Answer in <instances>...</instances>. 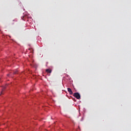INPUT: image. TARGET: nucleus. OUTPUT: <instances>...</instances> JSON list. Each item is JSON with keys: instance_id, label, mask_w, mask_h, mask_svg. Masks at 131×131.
<instances>
[{"instance_id": "5", "label": "nucleus", "mask_w": 131, "mask_h": 131, "mask_svg": "<svg viewBox=\"0 0 131 131\" xmlns=\"http://www.w3.org/2000/svg\"><path fill=\"white\" fill-rule=\"evenodd\" d=\"M17 72H18V71H16L14 72L13 73H14V74H17Z\"/></svg>"}, {"instance_id": "1", "label": "nucleus", "mask_w": 131, "mask_h": 131, "mask_svg": "<svg viewBox=\"0 0 131 131\" xmlns=\"http://www.w3.org/2000/svg\"><path fill=\"white\" fill-rule=\"evenodd\" d=\"M73 96L78 100H79V99H80V94H79V93H75Z\"/></svg>"}, {"instance_id": "3", "label": "nucleus", "mask_w": 131, "mask_h": 131, "mask_svg": "<svg viewBox=\"0 0 131 131\" xmlns=\"http://www.w3.org/2000/svg\"><path fill=\"white\" fill-rule=\"evenodd\" d=\"M46 72H47V73H52V70L51 69H47L46 70Z\"/></svg>"}, {"instance_id": "2", "label": "nucleus", "mask_w": 131, "mask_h": 131, "mask_svg": "<svg viewBox=\"0 0 131 131\" xmlns=\"http://www.w3.org/2000/svg\"><path fill=\"white\" fill-rule=\"evenodd\" d=\"M68 91L69 92L70 95H72L73 94L72 90L70 88H68Z\"/></svg>"}, {"instance_id": "4", "label": "nucleus", "mask_w": 131, "mask_h": 131, "mask_svg": "<svg viewBox=\"0 0 131 131\" xmlns=\"http://www.w3.org/2000/svg\"><path fill=\"white\" fill-rule=\"evenodd\" d=\"M5 91V89H3L2 90V92H1V94H0V96H1V95H3L4 94V91Z\"/></svg>"}, {"instance_id": "6", "label": "nucleus", "mask_w": 131, "mask_h": 131, "mask_svg": "<svg viewBox=\"0 0 131 131\" xmlns=\"http://www.w3.org/2000/svg\"><path fill=\"white\" fill-rule=\"evenodd\" d=\"M7 75H8V76H9V74H8Z\"/></svg>"}]
</instances>
